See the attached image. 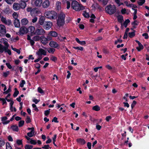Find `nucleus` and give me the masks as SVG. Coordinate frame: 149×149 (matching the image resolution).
<instances>
[{"label":"nucleus","instance_id":"obj_2","mask_svg":"<svg viewBox=\"0 0 149 149\" xmlns=\"http://www.w3.org/2000/svg\"><path fill=\"white\" fill-rule=\"evenodd\" d=\"M65 17V15L62 12H61L58 14L57 21V25L58 26H62L64 25Z\"/></svg>","mask_w":149,"mask_h":149},{"label":"nucleus","instance_id":"obj_56","mask_svg":"<svg viewBox=\"0 0 149 149\" xmlns=\"http://www.w3.org/2000/svg\"><path fill=\"white\" fill-rule=\"evenodd\" d=\"M121 135L122 137L121 138V139L122 140H123L126 136V131H124V133L122 134Z\"/></svg>","mask_w":149,"mask_h":149},{"label":"nucleus","instance_id":"obj_37","mask_svg":"<svg viewBox=\"0 0 149 149\" xmlns=\"http://www.w3.org/2000/svg\"><path fill=\"white\" fill-rule=\"evenodd\" d=\"M24 121L23 120H20L18 126L19 127H22L24 124Z\"/></svg>","mask_w":149,"mask_h":149},{"label":"nucleus","instance_id":"obj_49","mask_svg":"<svg viewBox=\"0 0 149 149\" xmlns=\"http://www.w3.org/2000/svg\"><path fill=\"white\" fill-rule=\"evenodd\" d=\"M5 142L4 140L0 138V147H1L2 146L4 145Z\"/></svg>","mask_w":149,"mask_h":149},{"label":"nucleus","instance_id":"obj_14","mask_svg":"<svg viewBox=\"0 0 149 149\" xmlns=\"http://www.w3.org/2000/svg\"><path fill=\"white\" fill-rule=\"evenodd\" d=\"M49 45L51 47L55 48H57L58 46V44L56 42L53 41H50Z\"/></svg>","mask_w":149,"mask_h":149},{"label":"nucleus","instance_id":"obj_35","mask_svg":"<svg viewBox=\"0 0 149 149\" xmlns=\"http://www.w3.org/2000/svg\"><path fill=\"white\" fill-rule=\"evenodd\" d=\"M139 47H136V49H137L139 52L141 50L143 49V46L142 44L139 45Z\"/></svg>","mask_w":149,"mask_h":149},{"label":"nucleus","instance_id":"obj_16","mask_svg":"<svg viewBox=\"0 0 149 149\" xmlns=\"http://www.w3.org/2000/svg\"><path fill=\"white\" fill-rule=\"evenodd\" d=\"M13 8L15 10H19L21 8L19 4L17 3H14L13 5Z\"/></svg>","mask_w":149,"mask_h":149},{"label":"nucleus","instance_id":"obj_60","mask_svg":"<svg viewBox=\"0 0 149 149\" xmlns=\"http://www.w3.org/2000/svg\"><path fill=\"white\" fill-rule=\"evenodd\" d=\"M41 65H40L39 63H36L35 67L38 69H40V67Z\"/></svg>","mask_w":149,"mask_h":149},{"label":"nucleus","instance_id":"obj_48","mask_svg":"<svg viewBox=\"0 0 149 149\" xmlns=\"http://www.w3.org/2000/svg\"><path fill=\"white\" fill-rule=\"evenodd\" d=\"M50 109H49L48 110H46L45 111L44 114L45 116H48L50 113Z\"/></svg>","mask_w":149,"mask_h":149},{"label":"nucleus","instance_id":"obj_33","mask_svg":"<svg viewBox=\"0 0 149 149\" xmlns=\"http://www.w3.org/2000/svg\"><path fill=\"white\" fill-rule=\"evenodd\" d=\"M83 16L85 18H88L90 17V15L88 13L86 12V11H84V13L82 14Z\"/></svg>","mask_w":149,"mask_h":149},{"label":"nucleus","instance_id":"obj_5","mask_svg":"<svg viewBox=\"0 0 149 149\" xmlns=\"http://www.w3.org/2000/svg\"><path fill=\"white\" fill-rule=\"evenodd\" d=\"M106 12L109 15L114 14L116 11V7L115 5H108L105 8Z\"/></svg>","mask_w":149,"mask_h":149},{"label":"nucleus","instance_id":"obj_28","mask_svg":"<svg viewBox=\"0 0 149 149\" xmlns=\"http://www.w3.org/2000/svg\"><path fill=\"white\" fill-rule=\"evenodd\" d=\"M130 22V21L129 19H127L125 21L123 25L125 28H126L127 26V25L128 23Z\"/></svg>","mask_w":149,"mask_h":149},{"label":"nucleus","instance_id":"obj_4","mask_svg":"<svg viewBox=\"0 0 149 149\" xmlns=\"http://www.w3.org/2000/svg\"><path fill=\"white\" fill-rule=\"evenodd\" d=\"M46 17L50 19H55L57 17V13L54 11H47L45 13Z\"/></svg>","mask_w":149,"mask_h":149},{"label":"nucleus","instance_id":"obj_54","mask_svg":"<svg viewBox=\"0 0 149 149\" xmlns=\"http://www.w3.org/2000/svg\"><path fill=\"white\" fill-rule=\"evenodd\" d=\"M142 36H144V38L146 39H147L149 38V36H148V34L147 33H143L142 34Z\"/></svg>","mask_w":149,"mask_h":149},{"label":"nucleus","instance_id":"obj_21","mask_svg":"<svg viewBox=\"0 0 149 149\" xmlns=\"http://www.w3.org/2000/svg\"><path fill=\"white\" fill-rule=\"evenodd\" d=\"M40 40L42 43L43 45H46L47 43L46 38L44 36H41Z\"/></svg>","mask_w":149,"mask_h":149},{"label":"nucleus","instance_id":"obj_50","mask_svg":"<svg viewBox=\"0 0 149 149\" xmlns=\"http://www.w3.org/2000/svg\"><path fill=\"white\" fill-rule=\"evenodd\" d=\"M9 74V71H7L6 72H3V75L5 77H7Z\"/></svg>","mask_w":149,"mask_h":149},{"label":"nucleus","instance_id":"obj_25","mask_svg":"<svg viewBox=\"0 0 149 149\" xmlns=\"http://www.w3.org/2000/svg\"><path fill=\"white\" fill-rule=\"evenodd\" d=\"M100 109V107L97 105H96L93 107L92 109L96 111H98Z\"/></svg>","mask_w":149,"mask_h":149},{"label":"nucleus","instance_id":"obj_46","mask_svg":"<svg viewBox=\"0 0 149 149\" xmlns=\"http://www.w3.org/2000/svg\"><path fill=\"white\" fill-rule=\"evenodd\" d=\"M6 149H12V147L10 145L9 142L6 143Z\"/></svg>","mask_w":149,"mask_h":149},{"label":"nucleus","instance_id":"obj_31","mask_svg":"<svg viewBox=\"0 0 149 149\" xmlns=\"http://www.w3.org/2000/svg\"><path fill=\"white\" fill-rule=\"evenodd\" d=\"M35 132L34 131H31L27 133V136L30 137H31L33 136L34 135V134Z\"/></svg>","mask_w":149,"mask_h":149},{"label":"nucleus","instance_id":"obj_12","mask_svg":"<svg viewBox=\"0 0 149 149\" xmlns=\"http://www.w3.org/2000/svg\"><path fill=\"white\" fill-rule=\"evenodd\" d=\"M27 29L24 27H22L20 28L19 31L18 32L19 35H23L25 33H26L27 31H26Z\"/></svg>","mask_w":149,"mask_h":149},{"label":"nucleus","instance_id":"obj_52","mask_svg":"<svg viewBox=\"0 0 149 149\" xmlns=\"http://www.w3.org/2000/svg\"><path fill=\"white\" fill-rule=\"evenodd\" d=\"M42 148L45 149H49V148H51V147H50L49 145L47 144L44 145V146L42 147Z\"/></svg>","mask_w":149,"mask_h":149},{"label":"nucleus","instance_id":"obj_7","mask_svg":"<svg viewBox=\"0 0 149 149\" xmlns=\"http://www.w3.org/2000/svg\"><path fill=\"white\" fill-rule=\"evenodd\" d=\"M6 33L5 26L3 24H0V36H3Z\"/></svg>","mask_w":149,"mask_h":149},{"label":"nucleus","instance_id":"obj_57","mask_svg":"<svg viewBox=\"0 0 149 149\" xmlns=\"http://www.w3.org/2000/svg\"><path fill=\"white\" fill-rule=\"evenodd\" d=\"M52 122H54L55 123H58L59 122L58 121V118L56 117H54L52 120Z\"/></svg>","mask_w":149,"mask_h":149},{"label":"nucleus","instance_id":"obj_62","mask_svg":"<svg viewBox=\"0 0 149 149\" xmlns=\"http://www.w3.org/2000/svg\"><path fill=\"white\" fill-rule=\"evenodd\" d=\"M6 65L9 69H11L12 68V66L9 63H6Z\"/></svg>","mask_w":149,"mask_h":149},{"label":"nucleus","instance_id":"obj_42","mask_svg":"<svg viewBox=\"0 0 149 149\" xmlns=\"http://www.w3.org/2000/svg\"><path fill=\"white\" fill-rule=\"evenodd\" d=\"M123 42V40H122L120 38L118 39L117 40H116L114 42L115 45H117L118 43H122Z\"/></svg>","mask_w":149,"mask_h":149},{"label":"nucleus","instance_id":"obj_15","mask_svg":"<svg viewBox=\"0 0 149 149\" xmlns=\"http://www.w3.org/2000/svg\"><path fill=\"white\" fill-rule=\"evenodd\" d=\"M42 6L44 8H47L50 5V2L48 0H45L42 3Z\"/></svg>","mask_w":149,"mask_h":149},{"label":"nucleus","instance_id":"obj_29","mask_svg":"<svg viewBox=\"0 0 149 149\" xmlns=\"http://www.w3.org/2000/svg\"><path fill=\"white\" fill-rule=\"evenodd\" d=\"M19 92L18 91L16 88H15V92L13 94V96L14 97H16L19 94Z\"/></svg>","mask_w":149,"mask_h":149},{"label":"nucleus","instance_id":"obj_40","mask_svg":"<svg viewBox=\"0 0 149 149\" xmlns=\"http://www.w3.org/2000/svg\"><path fill=\"white\" fill-rule=\"evenodd\" d=\"M137 103V102L136 101L134 100L133 101V102L131 104V107L132 108V110L134 108V107H135V105Z\"/></svg>","mask_w":149,"mask_h":149},{"label":"nucleus","instance_id":"obj_17","mask_svg":"<svg viewBox=\"0 0 149 149\" xmlns=\"http://www.w3.org/2000/svg\"><path fill=\"white\" fill-rule=\"evenodd\" d=\"M42 3V0H36L34 4L36 6L39 7L41 6Z\"/></svg>","mask_w":149,"mask_h":149},{"label":"nucleus","instance_id":"obj_43","mask_svg":"<svg viewBox=\"0 0 149 149\" xmlns=\"http://www.w3.org/2000/svg\"><path fill=\"white\" fill-rule=\"evenodd\" d=\"M14 103V102L12 100L11 101L10 103V110L11 111V112L13 111V110L12 109V108H13V105Z\"/></svg>","mask_w":149,"mask_h":149},{"label":"nucleus","instance_id":"obj_63","mask_svg":"<svg viewBox=\"0 0 149 149\" xmlns=\"http://www.w3.org/2000/svg\"><path fill=\"white\" fill-rule=\"evenodd\" d=\"M101 2H102L103 5L105 6L107 4L108 2V1L107 0H103Z\"/></svg>","mask_w":149,"mask_h":149},{"label":"nucleus","instance_id":"obj_3","mask_svg":"<svg viewBox=\"0 0 149 149\" xmlns=\"http://www.w3.org/2000/svg\"><path fill=\"white\" fill-rule=\"evenodd\" d=\"M4 44L5 45V46L0 44V53H2L4 51L5 52H7L9 55H11V51L10 50L8 49L9 47L8 43L5 42H4Z\"/></svg>","mask_w":149,"mask_h":149},{"label":"nucleus","instance_id":"obj_53","mask_svg":"<svg viewBox=\"0 0 149 149\" xmlns=\"http://www.w3.org/2000/svg\"><path fill=\"white\" fill-rule=\"evenodd\" d=\"M103 52L105 54H108L109 53V50L105 48L103 49Z\"/></svg>","mask_w":149,"mask_h":149},{"label":"nucleus","instance_id":"obj_47","mask_svg":"<svg viewBox=\"0 0 149 149\" xmlns=\"http://www.w3.org/2000/svg\"><path fill=\"white\" fill-rule=\"evenodd\" d=\"M38 92L41 94L44 93V92L43 90L40 87L38 88Z\"/></svg>","mask_w":149,"mask_h":149},{"label":"nucleus","instance_id":"obj_30","mask_svg":"<svg viewBox=\"0 0 149 149\" xmlns=\"http://www.w3.org/2000/svg\"><path fill=\"white\" fill-rule=\"evenodd\" d=\"M135 32L136 31L135 30H134V31L129 32L128 35L129 36L130 38H132L134 37L135 35Z\"/></svg>","mask_w":149,"mask_h":149},{"label":"nucleus","instance_id":"obj_39","mask_svg":"<svg viewBox=\"0 0 149 149\" xmlns=\"http://www.w3.org/2000/svg\"><path fill=\"white\" fill-rule=\"evenodd\" d=\"M25 149H32L33 148V146L26 144L25 146Z\"/></svg>","mask_w":149,"mask_h":149},{"label":"nucleus","instance_id":"obj_23","mask_svg":"<svg viewBox=\"0 0 149 149\" xmlns=\"http://www.w3.org/2000/svg\"><path fill=\"white\" fill-rule=\"evenodd\" d=\"M48 35L54 37H56L57 36L58 34L56 31H51L49 33Z\"/></svg>","mask_w":149,"mask_h":149},{"label":"nucleus","instance_id":"obj_1","mask_svg":"<svg viewBox=\"0 0 149 149\" xmlns=\"http://www.w3.org/2000/svg\"><path fill=\"white\" fill-rule=\"evenodd\" d=\"M71 6L72 8L76 11L83 10L84 9V6L75 0L72 1Z\"/></svg>","mask_w":149,"mask_h":149},{"label":"nucleus","instance_id":"obj_36","mask_svg":"<svg viewBox=\"0 0 149 149\" xmlns=\"http://www.w3.org/2000/svg\"><path fill=\"white\" fill-rule=\"evenodd\" d=\"M72 47L74 49L78 50H80L81 51H82L84 50V48L82 47Z\"/></svg>","mask_w":149,"mask_h":149},{"label":"nucleus","instance_id":"obj_13","mask_svg":"<svg viewBox=\"0 0 149 149\" xmlns=\"http://www.w3.org/2000/svg\"><path fill=\"white\" fill-rule=\"evenodd\" d=\"M77 142L80 145H84L86 143L85 140L81 138H79L76 139Z\"/></svg>","mask_w":149,"mask_h":149},{"label":"nucleus","instance_id":"obj_6","mask_svg":"<svg viewBox=\"0 0 149 149\" xmlns=\"http://www.w3.org/2000/svg\"><path fill=\"white\" fill-rule=\"evenodd\" d=\"M47 52L46 51L41 48L39 49L38 51L36 52V54L40 57H41L42 55L46 56Z\"/></svg>","mask_w":149,"mask_h":149},{"label":"nucleus","instance_id":"obj_55","mask_svg":"<svg viewBox=\"0 0 149 149\" xmlns=\"http://www.w3.org/2000/svg\"><path fill=\"white\" fill-rule=\"evenodd\" d=\"M11 91V88H10V87H9L8 88V90L5 91H4L3 93L4 94H8V93L10 92Z\"/></svg>","mask_w":149,"mask_h":149},{"label":"nucleus","instance_id":"obj_24","mask_svg":"<svg viewBox=\"0 0 149 149\" xmlns=\"http://www.w3.org/2000/svg\"><path fill=\"white\" fill-rule=\"evenodd\" d=\"M11 128L13 131L18 132L19 130L18 127L16 125H13L11 126Z\"/></svg>","mask_w":149,"mask_h":149},{"label":"nucleus","instance_id":"obj_61","mask_svg":"<svg viewBox=\"0 0 149 149\" xmlns=\"http://www.w3.org/2000/svg\"><path fill=\"white\" fill-rule=\"evenodd\" d=\"M13 17L15 18V19H17L18 15L16 13H14L13 14Z\"/></svg>","mask_w":149,"mask_h":149},{"label":"nucleus","instance_id":"obj_20","mask_svg":"<svg viewBox=\"0 0 149 149\" xmlns=\"http://www.w3.org/2000/svg\"><path fill=\"white\" fill-rule=\"evenodd\" d=\"M118 20L119 22L121 23V28L122 29H123V24L122 23V22L123 21V17L122 15H119L117 17Z\"/></svg>","mask_w":149,"mask_h":149},{"label":"nucleus","instance_id":"obj_10","mask_svg":"<svg viewBox=\"0 0 149 149\" xmlns=\"http://www.w3.org/2000/svg\"><path fill=\"white\" fill-rule=\"evenodd\" d=\"M1 20L3 23H4L5 24L8 25H10L11 23V22L10 20L8 19L7 20L6 18L3 16L1 17Z\"/></svg>","mask_w":149,"mask_h":149},{"label":"nucleus","instance_id":"obj_64","mask_svg":"<svg viewBox=\"0 0 149 149\" xmlns=\"http://www.w3.org/2000/svg\"><path fill=\"white\" fill-rule=\"evenodd\" d=\"M111 118V117L110 116H109L106 117L105 119L107 122H109Z\"/></svg>","mask_w":149,"mask_h":149},{"label":"nucleus","instance_id":"obj_34","mask_svg":"<svg viewBox=\"0 0 149 149\" xmlns=\"http://www.w3.org/2000/svg\"><path fill=\"white\" fill-rule=\"evenodd\" d=\"M16 143L18 146H19L20 145H22V147L23 146V144H22V140H19L17 139L16 141Z\"/></svg>","mask_w":149,"mask_h":149},{"label":"nucleus","instance_id":"obj_41","mask_svg":"<svg viewBox=\"0 0 149 149\" xmlns=\"http://www.w3.org/2000/svg\"><path fill=\"white\" fill-rule=\"evenodd\" d=\"M25 121L27 123H31V120L29 116H27L25 120Z\"/></svg>","mask_w":149,"mask_h":149},{"label":"nucleus","instance_id":"obj_26","mask_svg":"<svg viewBox=\"0 0 149 149\" xmlns=\"http://www.w3.org/2000/svg\"><path fill=\"white\" fill-rule=\"evenodd\" d=\"M41 39V36L40 37L38 35H36L33 38V39L35 41H39Z\"/></svg>","mask_w":149,"mask_h":149},{"label":"nucleus","instance_id":"obj_22","mask_svg":"<svg viewBox=\"0 0 149 149\" xmlns=\"http://www.w3.org/2000/svg\"><path fill=\"white\" fill-rule=\"evenodd\" d=\"M19 5H20L21 8L22 9H24L26 7V2H23L22 1L21 2H19Z\"/></svg>","mask_w":149,"mask_h":149},{"label":"nucleus","instance_id":"obj_44","mask_svg":"<svg viewBox=\"0 0 149 149\" xmlns=\"http://www.w3.org/2000/svg\"><path fill=\"white\" fill-rule=\"evenodd\" d=\"M57 58L53 56H52L50 58L51 60L54 62H55L57 60Z\"/></svg>","mask_w":149,"mask_h":149},{"label":"nucleus","instance_id":"obj_11","mask_svg":"<svg viewBox=\"0 0 149 149\" xmlns=\"http://www.w3.org/2000/svg\"><path fill=\"white\" fill-rule=\"evenodd\" d=\"M45 17L43 16H41L39 18L38 23L40 25L42 26L45 23Z\"/></svg>","mask_w":149,"mask_h":149},{"label":"nucleus","instance_id":"obj_45","mask_svg":"<svg viewBox=\"0 0 149 149\" xmlns=\"http://www.w3.org/2000/svg\"><path fill=\"white\" fill-rule=\"evenodd\" d=\"M26 83L25 81L24 80H22L21 81L20 84V86L21 88H22L24 87V84Z\"/></svg>","mask_w":149,"mask_h":149},{"label":"nucleus","instance_id":"obj_8","mask_svg":"<svg viewBox=\"0 0 149 149\" xmlns=\"http://www.w3.org/2000/svg\"><path fill=\"white\" fill-rule=\"evenodd\" d=\"M52 25V24L50 21H46L43 26V28L46 30L49 29Z\"/></svg>","mask_w":149,"mask_h":149},{"label":"nucleus","instance_id":"obj_58","mask_svg":"<svg viewBox=\"0 0 149 149\" xmlns=\"http://www.w3.org/2000/svg\"><path fill=\"white\" fill-rule=\"evenodd\" d=\"M30 143L31 144H32L36 145V144L37 142L36 140L31 139L30 141Z\"/></svg>","mask_w":149,"mask_h":149},{"label":"nucleus","instance_id":"obj_19","mask_svg":"<svg viewBox=\"0 0 149 149\" xmlns=\"http://www.w3.org/2000/svg\"><path fill=\"white\" fill-rule=\"evenodd\" d=\"M13 24L15 27L18 28L20 26L19 21L17 19H15Z\"/></svg>","mask_w":149,"mask_h":149},{"label":"nucleus","instance_id":"obj_18","mask_svg":"<svg viewBox=\"0 0 149 149\" xmlns=\"http://www.w3.org/2000/svg\"><path fill=\"white\" fill-rule=\"evenodd\" d=\"M43 48L46 50H47L48 51V52L49 53H52L53 54L55 50V49L53 48H52L51 47H43Z\"/></svg>","mask_w":149,"mask_h":149},{"label":"nucleus","instance_id":"obj_59","mask_svg":"<svg viewBox=\"0 0 149 149\" xmlns=\"http://www.w3.org/2000/svg\"><path fill=\"white\" fill-rule=\"evenodd\" d=\"M145 2V1H140L139 2H138V3L139 6H142Z\"/></svg>","mask_w":149,"mask_h":149},{"label":"nucleus","instance_id":"obj_32","mask_svg":"<svg viewBox=\"0 0 149 149\" xmlns=\"http://www.w3.org/2000/svg\"><path fill=\"white\" fill-rule=\"evenodd\" d=\"M29 29L30 32L31 33H33L34 34V32L35 30V27L33 26H31L29 27Z\"/></svg>","mask_w":149,"mask_h":149},{"label":"nucleus","instance_id":"obj_9","mask_svg":"<svg viewBox=\"0 0 149 149\" xmlns=\"http://www.w3.org/2000/svg\"><path fill=\"white\" fill-rule=\"evenodd\" d=\"M45 31L43 29H36L34 32V34L35 35H41L45 34Z\"/></svg>","mask_w":149,"mask_h":149},{"label":"nucleus","instance_id":"obj_51","mask_svg":"<svg viewBox=\"0 0 149 149\" xmlns=\"http://www.w3.org/2000/svg\"><path fill=\"white\" fill-rule=\"evenodd\" d=\"M5 1L9 4H11L15 1V0H5Z\"/></svg>","mask_w":149,"mask_h":149},{"label":"nucleus","instance_id":"obj_27","mask_svg":"<svg viewBox=\"0 0 149 149\" xmlns=\"http://www.w3.org/2000/svg\"><path fill=\"white\" fill-rule=\"evenodd\" d=\"M28 22V20L24 18L22 19L21 23L22 25H25L27 24Z\"/></svg>","mask_w":149,"mask_h":149},{"label":"nucleus","instance_id":"obj_38","mask_svg":"<svg viewBox=\"0 0 149 149\" xmlns=\"http://www.w3.org/2000/svg\"><path fill=\"white\" fill-rule=\"evenodd\" d=\"M11 48L13 50L17 52L18 54H20V51L19 50L15 48H13L12 46H11Z\"/></svg>","mask_w":149,"mask_h":149}]
</instances>
